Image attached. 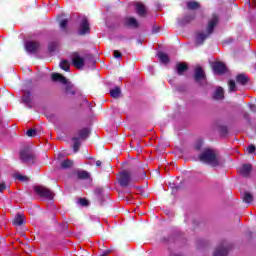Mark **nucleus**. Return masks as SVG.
<instances>
[{
  "instance_id": "nucleus-1",
  "label": "nucleus",
  "mask_w": 256,
  "mask_h": 256,
  "mask_svg": "<svg viewBox=\"0 0 256 256\" xmlns=\"http://www.w3.org/2000/svg\"><path fill=\"white\" fill-rule=\"evenodd\" d=\"M198 159L202 163L211 165V167L219 166V156H217V153L213 149L205 148L202 153L199 154Z\"/></svg>"
},
{
  "instance_id": "nucleus-2",
  "label": "nucleus",
  "mask_w": 256,
  "mask_h": 256,
  "mask_svg": "<svg viewBox=\"0 0 256 256\" xmlns=\"http://www.w3.org/2000/svg\"><path fill=\"white\" fill-rule=\"evenodd\" d=\"M218 22L219 18H217V16H214L212 20L209 21L206 27V33L200 32L196 35L197 45H203L205 43V40L209 39L211 35H213V31H215V27L217 26Z\"/></svg>"
},
{
  "instance_id": "nucleus-3",
  "label": "nucleus",
  "mask_w": 256,
  "mask_h": 256,
  "mask_svg": "<svg viewBox=\"0 0 256 256\" xmlns=\"http://www.w3.org/2000/svg\"><path fill=\"white\" fill-rule=\"evenodd\" d=\"M71 59L72 65L76 69H83L85 67V61H89V63L95 65V58L93 57V54H86L83 58L79 55V52H72Z\"/></svg>"
},
{
  "instance_id": "nucleus-4",
  "label": "nucleus",
  "mask_w": 256,
  "mask_h": 256,
  "mask_svg": "<svg viewBox=\"0 0 256 256\" xmlns=\"http://www.w3.org/2000/svg\"><path fill=\"white\" fill-rule=\"evenodd\" d=\"M20 160L25 165H35L37 163V156L29 147H25L20 150Z\"/></svg>"
},
{
  "instance_id": "nucleus-5",
  "label": "nucleus",
  "mask_w": 256,
  "mask_h": 256,
  "mask_svg": "<svg viewBox=\"0 0 256 256\" xmlns=\"http://www.w3.org/2000/svg\"><path fill=\"white\" fill-rule=\"evenodd\" d=\"M78 35L79 37H85V35H91V24L89 23V19L84 17L81 19L78 26Z\"/></svg>"
},
{
  "instance_id": "nucleus-6",
  "label": "nucleus",
  "mask_w": 256,
  "mask_h": 256,
  "mask_svg": "<svg viewBox=\"0 0 256 256\" xmlns=\"http://www.w3.org/2000/svg\"><path fill=\"white\" fill-rule=\"evenodd\" d=\"M34 191L38 197L49 199V201H52L53 197H55V193L45 186H35Z\"/></svg>"
},
{
  "instance_id": "nucleus-7",
  "label": "nucleus",
  "mask_w": 256,
  "mask_h": 256,
  "mask_svg": "<svg viewBox=\"0 0 256 256\" xmlns=\"http://www.w3.org/2000/svg\"><path fill=\"white\" fill-rule=\"evenodd\" d=\"M194 81L202 87L207 85V75H205V70L201 66L196 67L194 70Z\"/></svg>"
},
{
  "instance_id": "nucleus-8",
  "label": "nucleus",
  "mask_w": 256,
  "mask_h": 256,
  "mask_svg": "<svg viewBox=\"0 0 256 256\" xmlns=\"http://www.w3.org/2000/svg\"><path fill=\"white\" fill-rule=\"evenodd\" d=\"M118 183L120 187L127 188L131 184V172L122 171L119 173Z\"/></svg>"
},
{
  "instance_id": "nucleus-9",
  "label": "nucleus",
  "mask_w": 256,
  "mask_h": 256,
  "mask_svg": "<svg viewBox=\"0 0 256 256\" xmlns=\"http://www.w3.org/2000/svg\"><path fill=\"white\" fill-rule=\"evenodd\" d=\"M229 255V246L227 242H224L220 246H218L213 254V256H227Z\"/></svg>"
},
{
  "instance_id": "nucleus-10",
  "label": "nucleus",
  "mask_w": 256,
  "mask_h": 256,
  "mask_svg": "<svg viewBox=\"0 0 256 256\" xmlns=\"http://www.w3.org/2000/svg\"><path fill=\"white\" fill-rule=\"evenodd\" d=\"M41 45L37 41H28L25 43V50L27 53H37Z\"/></svg>"
},
{
  "instance_id": "nucleus-11",
  "label": "nucleus",
  "mask_w": 256,
  "mask_h": 256,
  "mask_svg": "<svg viewBox=\"0 0 256 256\" xmlns=\"http://www.w3.org/2000/svg\"><path fill=\"white\" fill-rule=\"evenodd\" d=\"M175 71H176L177 75L183 76V75H185L186 71H189V65L185 62H178V63H176Z\"/></svg>"
},
{
  "instance_id": "nucleus-12",
  "label": "nucleus",
  "mask_w": 256,
  "mask_h": 256,
  "mask_svg": "<svg viewBox=\"0 0 256 256\" xmlns=\"http://www.w3.org/2000/svg\"><path fill=\"white\" fill-rule=\"evenodd\" d=\"M213 71L214 73H217L218 75H223L227 73V66L223 62H216L213 65Z\"/></svg>"
},
{
  "instance_id": "nucleus-13",
  "label": "nucleus",
  "mask_w": 256,
  "mask_h": 256,
  "mask_svg": "<svg viewBox=\"0 0 256 256\" xmlns=\"http://www.w3.org/2000/svg\"><path fill=\"white\" fill-rule=\"evenodd\" d=\"M253 171V166L251 164H243L242 167L239 168V173L242 177H249L251 172Z\"/></svg>"
},
{
  "instance_id": "nucleus-14",
  "label": "nucleus",
  "mask_w": 256,
  "mask_h": 256,
  "mask_svg": "<svg viewBox=\"0 0 256 256\" xmlns=\"http://www.w3.org/2000/svg\"><path fill=\"white\" fill-rule=\"evenodd\" d=\"M77 135H78L77 138L80 141H85L91 135V130L89 128H82V129L78 130Z\"/></svg>"
},
{
  "instance_id": "nucleus-15",
  "label": "nucleus",
  "mask_w": 256,
  "mask_h": 256,
  "mask_svg": "<svg viewBox=\"0 0 256 256\" xmlns=\"http://www.w3.org/2000/svg\"><path fill=\"white\" fill-rule=\"evenodd\" d=\"M51 79L54 83H62V85H67V79L60 73H52Z\"/></svg>"
},
{
  "instance_id": "nucleus-16",
  "label": "nucleus",
  "mask_w": 256,
  "mask_h": 256,
  "mask_svg": "<svg viewBox=\"0 0 256 256\" xmlns=\"http://www.w3.org/2000/svg\"><path fill=\"white\" fill-rule=\"evenodd\" d=\"M124 26L137 29L139 27V22H137V19H135L134 17H126L124 19Z\"/></svg>"
},
{
  "instance_id": "nucleus-17",
  "label": "nucleus",
  "mask_w": 256,
  "mask_h": 256,
  "mask_svg": "<svg viewBox=\"0 0 256 256\" xmlns=\"http://www.w3.org/2000/svg\"><path fill=\"white\" fill-rule=\"evenodd\" d=\"M136 13L139 17H147V7L143 3H136Z\"/></svg>"
},
{
  "instance_id": "nucleus-18",
  "label": "nucleus",
  "mask_w": 256,
  "mask_h": 256,
  "mask_svg": "<svg viewBox=\"0 0 256 256\" xmlns=\"http://www.w3.org/2000/svg\"><path fill=\"white\" fill-rule=\"evenodd\" d=\"M236 83L245 87V85L249 83V76H247L246 74H238L236 76Z\"/></svg>"
},
{
  "instance_id": "nucleus-19",
  "label": "nucleus",
  "mask_w": 256,
  "mask_h": 256,
  "mask_svg": "<svg viewBox=\"0 0 256 256\" xmlns=\"http://www.w3.org/2000/svg\"><path fill=\"white\" fill-rule=\"evenodd\" d=\"M186 7L189 11H195L196 9H200L201 4L195 0H191L186 3Z\"/></svg>"
},
{
  "instance_id": "nucleus-20",
  "label": "nucleus",
  "mask_w": 256,
  "mask_h": 256,
  "mask_svg": "<svg viewBox=\"0 0 256 256\" xmlns=\"http://www.w3.org/2000/svg\"><path fill=\"white\" fill-rule=\"evenodd\" d=\"M197 16L195 15V13L193 14H188V15H185L181 21H180V24L181 25H187L188 23H191V21H195V18Z\"/></svg>"
},
{
  "instance_id": "nucleus-21",
  "label": "nucleus",
  "mask_w": 256,
  "mask_h": 256,
  "mask_svg": "<svg viewBox=\"0 0 256 256\" xmlns=\"http://www.w3.org/2000/svg\"><path fill=\"white\" fill-rule=\"evenodd\" d=\"M22 102L25 105H28L29 109H31V91H24V94L22 96Z\"/></svg>"
},
{
  "instance_id": "nucleus-22",
  "label": "nucleus",
  "mask_w": 256,
  "mask_h": 256,
  "mask_svg": "<svg viewBox=\"0 0 256 256\" xmlns=\"http://www.w3.org/2000/svg\"><path fill=\"white\" fill-rule=\"evenodd\" d=\"M213 99H216V100L225 99V91L223 90V87H218L216 89L213 95Z\"/></svg>"
},
{
  "instance_id": "nucleus-23",
  "label": "nucleus",
  "mask_w": 256,
  "mask_h": 256,
  "mask_svg": "<svg viewBox=\"0 0 256 256\" xmlns=\"http://www.w3.org/2000/svg\"><path fill=\"white\" fill-rule=\"evenodd\" d=\"M23 223H25V217L23 216V214L18 213L13 220V225H15L16 227H21Z\"/></svg>"
},
{
  "instance_id": "nucleus-24",
  "label": "nucleus",
  "mask_w": 256,
  "mask_h": 256,
  "mask_svg": "<svg viewBox=\"0 0 256 256\" xmlns=\"http://www.w3.org/2000/svg\"><path fill=\"white\" fill-rule=\"evenodd\" d=\"M73 146L72 149L74 153H79V149H81V140L77 137H72Z\"/></svg>"
},
{
  "instance_id": "nucleus-25",
  "label": "nucleus",
  "mask_w": 256,
  "mask_h": 256,
  "mask_svg": "<svg viewBox=\"0 0 256 256\" xmlns=\"http://www.w3.org/2000/svg\"><path fill=\"white\" fill-rule=\"evenodd\" d=\"M158 59L163 63L164 65H167L171 60L169 59V56L164 52H158Z\"/></svg>"
},
{
  "instance_id": "nucleus-26",
  "label": "nucleus",
  "mask_w": 256,
  "mask_h": 256,
  "mask_svg": "<svg viewBox=\"0 0 256 256\" xmlns=\"http://www.w3.org/2000/svg\"><path fill=\"white\" fill-rule=\"evenodd\" d=\"M67 25H69V20L68 19H63L60 21V29L67 35L69 33V29L67 28Z\"/></svg>"
},
{
  "instance_id": "nucleus-27",
  "label": "nucleus",
  "mask_w": 256,
  "mask_h": 256,
  "mask_svg": "<svg viewBox=\"0 0 256 256\" xmlns=\"http://www.w3.org/2000/svg\"><path fill=\"white\" fill-rule=\"evenodd\" d=\"M120 96L121 88H119V86H116L114 89L110 90V97H113V99H118Z\"/></svg>"
},
{
  "instance_id": "nucleus-28",
  "label": "nucleus",
  "mask_w": 256,
  "mask_h": 256,
  "mask_svg": "<svg viewBox=\"0 0 256 256\" xmlns=\"http://www.w3.org/2000/svg\"><path fill=\"white\" fill-rule=\"evenodd\" d=\"M242 201L244 203H253V194L245 191L242 196Z\"/></svg>"
},
{
  "instance_id": "nucleus-29",
  "label": "nucleus",
  "mask_w": 256,
  "mask_h": 256,
  "mask_svg": "<svg viewBox=\"0 0 256 256\" xmlns=\"http://www.w3.org/2000/svg\"><path fill=\"white\" fill-rule=\"evenodd\" d=\"M77 92L73 90V85L71 83H66L65 95H75Z\"/></svg>"
},
{
  "instance_id": "nucleus-30",
  "label": "nucleus",
  "mask_w": 256,
  "mask_h": 256,
  "mask_svg": "<svg viewBox=\"0 0 256 256\" xmlns=\"http://www.w3.org/2000/svg\"><path fill=\"white\" fill-rule=\"evenodd\" d=\"M73 167V160L66 159L61 163V169H71Z\"/></svg>"
},
{
  "instance_id": "nucleus-31",
  "label": "nucleus",
  "mask_w": 256,
  "mask_h": 256,
  "mask_svg": "<svg viewBox=\"0 0 256 256\" xmlns=\"http://www.w3.org/2000/svg\"><path fill=\"white\" fill-rule=\"evenodd\" d=\"M228 91L229 93H233L237 91V84L235 83V80H229L228 81Z\"/></svg>"
},
{
  "instance_id": "nucleus-32",
  "label": "nucleus",
  "mask_w": 256,
  "mask_h": 256,
  "mask_svg": "<svg viewBox=\"0 0 256 256\" xmlns=\"http://www.w3.org/2000/svg\"><path fill=\"white\" fill-rule=\"evenodd\" d=\"M77 177L78 179H89V177H91V174H89V172L82 170L77 172Z\"/></svg>"
},
{
  "instance_id": "nucleus-33",
  "label": "nucleus",
  "mask_w": 256,
  "mask_h": 256,
  "mask_svg": "<svg viewBox=\"0 0 256 256\" xmlns=\"http://www.w3.org/2000/svg\"><path fill=\"white\" fill-rule=\"evenodd\" d=\"M219 133L221 137H227L229 129L227 128V126H219Z\"/></svg>"
},
{
  "instance_id": "nucleus-34",
  "label": "nucleus",
  "mask_w": 256,
  "mask_h": 256,
  "mask_svg": "<svg viewBox=\"0 0 256 256\" xmlns=\"http://www.w3.org/2000/svg\"><path fill=\"white\" fill-rule=\"evenodd\" d=\"M60 68L63 69V71H69V69H70L69 61H67V60L61 61Z\"/></svg>"
},
{
  "instance_id": "nucleus-35",
  "label": "nucleus",
  "mask_w": 256,
  "mask_h": 256,
  "mask_svg": "<svg viewBox=\"0 0 256 256\" xmlns=\"http://www.w3.org/2000/svg\"><path fill=\"white\" fill-rule=\"evenodd\" d=\"M27 137H37V129L30 128L26 131Z\"/></svg>"
},
{
  "instance_id": "nucleus-36",
  "label": "nucleus",
  "mask_w": 256,
  "mask_h": 256,
  "mask_svg": "<svg viewBox=\"0 0 256 256\" xmlns=\"http://www.w3.org/2000/svg\"><path fill=\"white\" fill-rule=\"evenodd\" d=\"M48 50L50 51V53L57 51V42H50L48 45Z\"/></svg>"
},
{
  "instance_id": "nucleus-37",
  "label": "nucleus",
  "mask_w": 256,
  "mask_h": 256,
  "mask_svg": "<svg viewBox=\"0 0 256 256\" xmlns=\"http://www.w3.org/2000/svg\"><path fill=\"white\" fill-rule=\"evenodd\" d=\"M15 179H18V181H29V177L23 176L21 174H16Z\"/></svg>"
},
{
  "instance_id": "nucleus-38",
  "label": "nucleus",
  "mask_w": 256,
  "mask_h": 256,
  "mask_svg": "<svg viewBox=\"0 0 256 256\" xmlns=\"http://www.w3.org/2000/svg\"><path fill=\"white\" fill-rule=\"evenodd\" d=\"M79 204L82 206V207H87V205H89V200L85 199V198H80L79 199Z\"/></svg>"
},
{
  "instance_id": "nucleus-39",
  "label": "nucleus",
  "mask_w": 256,
  "mask_h": 256,
  "mask_svg": "<svg viewBox=\"0 0 256 256\" xmlns=\"http://www.w3.org/2000/svg\"><path fill=\"white\" fill-rule=\"evenodd\" d=\"M255 149H256L255 145L251 144V145H249V146L247 147V153H248L249 155H252V153H255Z\"/></svg>"
},
{
  "instance_id": "nucleus-40",
  "label": "nucleus",
  "mask_w": 256,
  "mask_h": 256,
  "mask_svg": "<svg viewBox=\"0 0 256 256\" xmlns=\"http://www.w3.org/2000/svg\"><path fill=\"white\" fill-rule=\"evenodd\" d=\"M114 57L115 59H121V57H123V54H121L119 50H114Z\"/></svg>"
},
{
  "instance_id": "nucleus-41",
  "label": "nucleus",
  "mask_w": 256,
  "mask_h": 256,
  "mask_svg": "<svg viewBox=\"0 0 256 256\" xmlns=\"http://www.w3.org/2000/svg\"><path fill=\"white\" fill-rule=\"evenodd\" d=\"M140 179H145L147 177V173L144 172L143 169H140V174L138 175Z\"/></svg>"
},
{
  "instance_id": "nucleus-42",
  "label": "nucleus",
  "mask_w": 256,
  "mask_h": 256,
  "mask_svg": "<svg viewBox=\"0 0 256 256\" xmlns=\"http://www.w3.org/2000/svg\"><path fill=\"white\" fill-rule=\"evenodd\" d=\"M7 189V184L5 182L0 183V193H3Z\"/></svg>"
},
{
  "instance_id": "nucleus-43",
  "label": "nucleus",
  "mask_w": 256,
  "mask_h": 256,
  "mask_svg": "<svg viewBox=\"0 0 256 256\" xmlns=\"http://www.w3.org/2000/svg\"><path fill=\"white\" fill-rule=\"evenodd\" d=\"M201 147H203V144L199 142L198 144L195 145L196 151H201Z\"/></svg>"
},
{
  "instance_id": "nucleus-44",
  "label": "nucleus",
  "mask_w": 256,
  "mask_h": 256,
  "mask_svg": "<svg viewBox=\"0 0 256 256\" xmlns=\"http://www.w3.org/2000/svg\"><path fill=\"white\" fill-rule=\"evenodd\" d=\"M110 253H111V249H107V250H105V251L102 253V256L110 255Z\"/></svg>"
},
{
  "instance_id": "nucleus-45",
  "label": "nucleus",
  "mask_w": 256,
  "mask_h": 256,
  "mask_svg": "<svg viewBox=\"0 0 256 256\" xmlns=\"http://www.w3.org/2000/svg\"><path fill=\"white\" fill-rule=\"evenodd\" d=\"M101 165H102V162L100 160H97L96 161V167H101Z\"/></svg>"
},
{
  "instance_id": "nucleus-46",
  "label": "nucleus",
  "mask_w": 256,
  "mask_h": 256,
  "mask_svg": "<svg viewBox=\"0 0 256 256\" xmlns=\"http://www.w3.org/2000/svg\"><path fill=\"white\" fill-rule=\"evenodd\" d=\"M244 119H249V113H244Z\"/></svg>"
},
{
  "instance_id": "nucleus-47",
  "label": "nucleus",
  "mask_w": 256,
  "mask_h": 256,
  "mask_svg": "<svg viewBox=\"0 0 256 256\" xmlns=\"http://www.w3.org/2000/svg\"><path fill=\"white\" fill-rule=\"evenodd\" d=\"M173 191H179V186L173 187Z\"/></svg>"
},
{
  "instance_id": "nucleus-48",
  "label": "nucleus",
  "mask_w": 256,
  "mask_h": 256,
  "mask_svg": "<svg viewBox=\"0 0 256 256\" xmlns=\"http://www.w3.org/2000/svg\"><path fill=\"white\" fill-rule=\"evenodd\" d=\"M253 107H256V106H255V105H253V104H251V105H250V108H251V109H253Z\"/></svg>"
},
{
  "instance_id": "nucleus-49",
  "label": "nucleus",
  "mask_w": 256,
  "mask_h": 256,
  "mask_svg": "<svg viewBox=\"0 0 256 256\" xmlns=\"http://www.w3.org/2000/svg\"><path fill=\"white\" fill-rule=\"evenodd\" d=\"M249 235H250V237H251V235H253V233L250 232Z\"/></svg>"
}]
</instances>
